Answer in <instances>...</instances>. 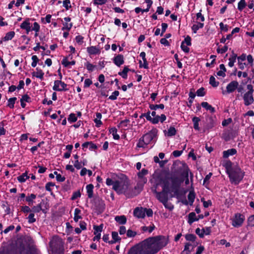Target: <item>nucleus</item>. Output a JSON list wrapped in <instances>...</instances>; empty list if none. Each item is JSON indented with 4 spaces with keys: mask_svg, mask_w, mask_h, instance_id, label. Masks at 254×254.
Listing matches in <instances>:
<instances>
[{
    "mask_svg": "<svg viewBox=\"0 0 254 254\" xmlns=\"http://www.w3.org/2000/svg\"><path fill=\"white\" fill-rule=\"evenodd\" d=\"M31 59L32 60V62L31 63V66L33 67H35L36 66L38 63L39 61V60L38 58L37 57V56L36 55L32 56Z\"/></svg>",
    "mask_w": 254,
    "mask_h": 254,
    "instance_id": "nucleus-50",
    "label": "nucleus"
},
{
    "mask_svg": "<svg viewBox=\"0 0 254 254\" xmlns=\"http://www.w3.org/2000/svg\"><path fill=\"white\" fill-rule=\"evenodd\" d=\"M237 58V55L233 51L232 52V55L229 59V62L228 63V65L230 67H233L234 66V64L236 62Z\"/></svg>",
    "mask_w": 254,
    "mask_h": 254,
    "instance_id": "nucleus-24",
    "label": "nucleus"
},
{
    "mask_svg": "<svg viewBox=\"0 0 254 254\" xmlns=\"http://www.w3.org/2000/svg\"><path fill=\"white\" fill-rule=\"evenodd\" d=\"M114 63L118 67L124 64V57L123 55L119 54L113 59Z\"/></svg>",
    "mask_w": 254,
    "mask_h": 254,
    "instance_id": "nucleus-14",
    "label": "nucleus"
},
{
    "mask_svg": "<svg viewBox=\"0 0 254 254\" xmlns=\"http://www.w3.org/2000/svg\"><path fill=\"white\" fill-rule=\"evenodd\" d=\"M119 92L117 90L114 91L112 95L109 97V99L111 100H115L117 99V97L119 95Z\"/></svg>",
    "mask_w": 254,
    "mask_h": 254,
    "instance_id": "nucleus-53",
    "label": "nucleus"
},
{
    "mask_svg": "<svg viewBox=\"0 0 254 254\" xmlns=\"http://www.w3.org/2000/svg\"><path fill=\"white\" fill-rule=\"evenodd\" d=\"M136 234L137 233L135 231H133L130 229H128L127 231V236L128 238H133Z\"/></svg>",
    "mask_w": 254,
    "mask_h": 254,
    "instance_id": "nucleus-56",
    "label": "nucleus"
},
{
    "mask_svg": "<svg viewBox=\"0 0 254 254\" xmlns=\"http://www.w3.org/2000/svg\"><path fill=\"white\" fill-rule=\"evenodd\" d=\"M195 197V194L193 190H190L188 195V198L190 202V205H192Z\"/></svg>",
    "mask_w": 254,
    "mask_h": 254,
    "instance_id": "nucleus-29",
    "label": "nucleus"
},
{
    "mask_svg": "<svg viewBox=\"0 0 254 254\" xmlns=\"http://www.w3.org/2000/svg\"><path fill=\"white\" fill-rule=\"evenodd\" d=\"M239 83L238 81L234 80L229 83L226 86L227 92L228 93L233 92L238 88Z\"/></svg>",
    "mask_w": 254,
    "mask_h": 254,
    "instance_id": "nucleus-13",
    "label": "nucleus"
},
{
    "mask_svg": "<svg viewBox=\"0 0 254 254\" xmlns=\"http://www.w3.org/2000/svg\"><path fill=\"white\" fill-rule=\"evenodd\" d=\"M91 202L92 203V209L95 213L99 215L102 213L105 209V204L104 201L99 197L93 199Z\"/></svg>",
    "mask_w": 254,
    "mask_h": 254,
    "instance_id": "nucleus-5",
    "label": "nucleus"
},
{
    "mask_svg": "<svg viewBox=\"0 0 254 254\" xmlns=\"http://www.w3.org/2000/svg\"><path fill=\"white\" fill-rule=\"evenodd\" d=\"M31 209L33 213H38L41 211H42L43 212H45L44 210L42 209V208L41 203H39L36 206H34L33 207H32Z\"/></svg>",
    "mask_w": 254,
    "mask_h": 254,
    "instance_id": "nucleus-38",
    "label": "nucleus"
},
{
    "mask_svg": "<svg viewBox=\"0 0 254 254\" xmlns=\"http://www.w3.org/2000/svg\"><path fill=\"white\" fill-rule=\"evenodd\" d=\"M245 173L241 169L236 166L228 170V175L232 184L238 185L244 178Z\"/></svg>",
    "mask_w": 254,
    "mask_h": 254,
    "instance_id": "nucleus-4",
    "label": "nucleus"
},
{
    "mask_svg": "<svg viewBox=\"0 0 254 254\" xmlns=\"http://www.w3.org/2000/svg\"><path fill=\"white\" fill-rule=\"evenodd\" d=\"M201 106L203 108H205L206 110L209 111L211 113H214L215 112V108L206 102H202L201 103Z\"/></svg>",
    "mask_w": 254,
    "mask_h": 254,
    "instance_id": "nucleus-22",
    "label": "nucleus"
},
{
    "mask_svg": "<svg viewBox=\"0 0 254 254\" xmlns=\"http://www.w3.org/2000/svg\"><path fill=\"white\" fill-rule=\"evenodd\" d=\"M32 25L30 22V18H27L26 19L21 23L20 27L21 29H25L31 27Z\"/></svg>",
    "mask_w": 254,
    "mask_h": 254,
    "instance_id": "nucleus-27",
    "label": "nucleus"
},
{
    "mask_svg": "<svg viewBox=\"0 0 254 254\" xmlns=\"http://www.w3.org/2000/svg\"><path fill=\"white\" fill-rule=\"evenodd\" d=\"M21 99L27 103H31L32 102L31 97L27 94L22 95Z\"/></svg>",
    "mask_w": 254,
    "mask_h": 254,
    "instance_id": "nucleus-61",
    "label": "nucleus"
},
{
    "mask_svg": "<svg viewBox=\"0 0 254 254\" xmlns=\"http://www.w3.org/2000/svg\"><path fill=\"white\" fill-rule=\"evenodd\" d=\"M179 171L181 173V177H178L179 178L184 179L185 181V178L189 177V169L186 164H183L182 167L179 168Z\"/></svg>",
    "mask_w": 254,
    "mask_h": 254,
    "instance_id": "nucleus-12",
    "label": "nucleus"
},
{
    "mask_svg": "<svg viewBox=\"0 0 254 254\" xmlns=\"http://www.w3.org/2000/svg\"><path fill=\"white\" fill-rule=\"evenodd\" d=\"M204 26V23L201 22H197V24H193L191 27V30L194 33H196L197 30L203 28Z\"/></svg>",
    "mask_w": 254,
    "mask_h": 254,
    "instance_id": "nucleus-30",
    "label": "nucleus"
},
{
    "mask_svg": "<svg viewBox=\"0 0 254 254\" xmlns=\"http://www.w3.org/2000/svg\"><path fill=\"white\" fill-rule=\"evenodd\" d=\"M36 70H37L36 72L33 71L32 73V76L36 77L37 78L40 79L41 80H43L44 78V72L41 69H40L39 67H37L36 68Z\"/></svg>",
    "mask_w": 254,
    "mask_h": 254,
    "instance_id": "nucleus-18",
    "label": "nucleus"
},
{
    "mask_svg": "<svg viewBox=\"0 0 254 254\" xmlns=\"http://www.w3.org/2000/svg\"><path fill=\"white\" fill-rule=\"evenodd\" d=\"M209 215V212L206 211L204 213V214H199L198 215V218H196V214L194 212H191L190 213L188 216V223L191 225L195 221H197L199 219H203L204 217H207Z\"/></svg>",
    "mask_w": 254,
    "mask_h": 254,
    "instance_id": "nucleus-7",
    "label": "nucleus"
},
{
    "mask_svg": "<svg viewBox=\"0 0 254 254\" xmlns=\"http://www.w3.org/2000/svg\"><path fill=\"white\" fill-rule=\"evenodd\" d=\"M133 215L138 218H144L145 216L144 208L137 207L133 210Z\"/></svg>",
    "mask_w": 254,
    "mask_h": 254,
    "instance_id": "nucleus-11",
    "label": "nucleus"
},
{
    "mask_svg": "<svg viewBox=\"0 0 254 254\" xmlns=\"http://www.w3.org/2000/svg\"><path fill=\"white\" fill-rule=\"evenodd\" d=\"M88 198H91L93 196L94 186L92 184L87 185L86 187Z\"/></svg>",
    "mask_w": 254,
    "mask_h": 254,
    "instance_id": "nucleus-23",
    "label": "nucleus"
},
{
    "mask_svg": "<svg viewBox=\"0 0 254 254\" xmlns=\"http://www.w3.org/2000/svg\"><path fill=\"white\" fill-rule=\"evenodd\" d=\"M7 124L6 120H3L0 122V136L5 135L6 132V130L4 128V127Z\"/></svg>",
    "mask_w": 254,
    "mask_h": 254,
    "instance_id": "nucleus-26",
    "label": "nucleus"
},
{
    "mask_svg": "<svg viewBox=\"0 0 254 254\" xmlns=\"http://www.w3.org/2000/svg\"><path fill=\"white\" fill-rule=\"evenodd\" d=\"M220 46H219V47H220ZM228 46H226V45H225L223 48H222L221 49H220L219 47H218L217 49V52L218 53H220V54H224L225 53H226L227 50H228Z\"/></svg>",
    "mask_w": 254,
    "mask_h": 254,
    "instance_id": "nucleus-60",
    "label": "nucleus"
},
{
    "mask_svg": "<svg viewBox=\"0 0 254 254\" xmlns=\"http://www.w3.org/2000/svg\"><path fill=\"white\" fill-rule=\"evenodd\" d=\"M192 121L193 123L194 129L196 130L199 131L200 130V127H199V122L200 121V119L198 117H194L192 118Z\"/></svg>",
    "mask_w": 254,
    "mask_h": 254,
    "instance_id": "nucleus-28",
    "label": "nucleus"
},
{
    "mask_svg": "<svg viewBox=\"0 0 254 254\" xmlns=\"http://www.w3.org/2000/svg\"><path fill=\"white\" fill-rule=\"evenodd\" d=\"M246 6L247 3L246 2V0H240L238 4V9L240 11H242Z\"/></svg>",
    "mask_w": 254,
    "mask_h": 254,
    "instance_id": "nucleus-42",
    "label": "nucleus"
},
{
    "mask_svg": "<svg viewBox=\"0 0 254 254\" xmlns=\"http://www.w3.org/2000/svg\"><path fill=\"white\" fill-rule=\"evenodd\" d=\"M155 228V226L154 224H152V226H150L149 227H147L145 226H142L141 227V230L143 232H146L148 231V232L150 233H151Z\"/></svg>",
    "mask_w": 254,
    "mask_h": 254,
    "instance_id": "nucleus-43",
    "label": "nucleus"
},
{
    "mask_svg": "<svg viewBox=\"0 0 254 254\" xmlns=\"http://www.w3.org/2000/svg\"><path fill=\"white\" fill-rule=\"evenodd\" d=\"M64 27L62 28V30H66L67 31H69L71 28L72 27V23H68L66 22H65L64 23H63Z\"/></svg>",
    "mask_w": 254,
    "mask_h": 254,
    "instance_id": "nucleus-55",
    "label": "nucleus"
},
{
    "mask_svg": "<svg viewBox=\"0 0 254 254\" xmlns=\"http://www.w3.org/2000/svg\"><path fill=\"white\" fill-rule=\"evenodd\" d=\"M61 80H56L54 81V85L53 87V90L56 91H61V88L59 87L61 83Z\"/></svg>",
    "mask_w": 254,
    "mask_h": 254,
    "instance_id": "nucleus-44",
    "label": "nucleus"
},
{
    "mask_svg": "<svg viewBox=\"0 0 254 254\" xmlns=\"http://www.w3.org/2000/svg\"><path fill=\"white\" fill-rule=\"evenodd\" d=\"M77 119L74 113H71L68 118V121L71 123H74L77 121Z\"/></svg>",
    "mask_w": 254,
    "mask_h": 254,
    "instance_id": "nucleus-57",
    "label": "nucleus"
},
{
    "mask_svg": "<svg viewBox=\"0 0 254 254\" xmlns=\"http://www.w3.org/2000/svg\"><path fill=\"white\" fill-rule=\"evenodd\" d=\"M121 187V182L118 180L115 181L113 185V189L118 194L122 193V190H120Z\"/></svg>",
    "mask_w": 254,
    "mask_h": 254,
    "instance_id": "nucleus-21",
    "label": "nucleus"
},
{
    "mask_svg": "<svg viewBox=\"0 0 254 254\" xmlns=\"http://www.w3.org/2000/svg\"><path fill=\"white\" fill-rule=\"evenodd\" d=\"M142 60L143 61V64H142V61L141 60L139 61L138 63H139V68L143 67L145 69H148L149 68L148 63V62L147 61L146 58L142 59Z\"/></svg>",
    "mask_w": 254,
    "mask_h": 254,
    "instance_id": "nucleus-41",
    "label": "nucleus"
},
{
    "mask_svg": "<svg viewBox=\"0 0 254 254\" xmlns=\"http://www.w3.org/2000/svg\"><path fill=\"white\" fill-rule=\"evenodd\" d=\"M15 36V32L14 31H10L6 33L5 36L3 38L4 41H7L11 40Z\"/></svg>",
    "mask_w": 254,
    "mask_h": 254,
    "instance_id": "nucleus-33",
    "label": "nucleus"
},
{
    "mask_svg": "<svg viewBox=\"0 0 254 254\" xmlns=\"http://www.w3.org/2000/svg\"><path fill=\"white\" fill-rule=\"evenodd\" d=\"M87 52L90 55H98L101 53L100 49L93 46L87 47Z\"/></svg>",
    "mask_w": 254,
    "mask_h": 254,
    "instance_id": "nucleus-17",
    "label": "nucleus"
},
{
    "mask_svg": "<svg viewBox=\"0 0 254 254\" xmlns=\"http://www.w3.org/2000/svg\"><path fill=\"white\" fill-rule=\"evenodd\" d=\"M184 179L179 178L175 175H166L158 179L154 186L151 188L152 192L155 195L156 198L161 202L164 207L172 210L174 205L171 203L168 204L169 194L171 197L179 198L181 195H184L187 191L183 192L180 190Z\"/></svg>",
    "mask_w": 254,
    "mask_h": 254,
    "instance_id": "nucleus-1",
    "label": "nucleus"
},
{
    "mask_svg": "<svg viewBox=\"0 0 254 254\" xmlns=\"http://www.w3.org/2000/svg\"><path fill=\"white\" fill-rule=\"evenodd\" d=\"M92 84V81L89 78H86L84 80V88L89 87Z\"/></svg>",
    "mask_w": 254,
    "mask_h": 254,
    "instance_id": "nucleus-64",
    "label": "nucleus"
},
{
    "mask_svg": "<svg viewBox=\"0 0 254 254\" xmlns=\"http://www.w3.org/2000/svg\"><path fill=\"white\" fill-rule=\"evenodd\" d=\"M55 186V184L53 182H48L46 184L45 189L46 190L51 192V195H54L53 192H52V189L51 188V187H54Z\"/></svg>",
    "mask_w": 254,
    "mask_h": 254,
    "instance_id": "nucleus-47",
    "label": "nucleus"
},
{
    "mask_svg": "<svg viewBox=\"0 0 254 254\" xmlns=\"http://www.w3.org/2000/svg\"><path fill=\"white\" fill-rule=\"evenodd\" d=\"M0 254H41L30 236L18 238L14 242L0 249Z\"/></svg>",
    "mask_w": 254,
    "mask_h": 254,
    "instance_id": "nucleus-3",
    "label": "nucleus"
},
{
    "mask_svg": "<svg viewBox=\"0 0 254 254\" xmlns=\"http://www.w3.org/2000/svg\"><path fill=\"white\" fill-rule=\"evenodd\" d=\"M93 229L94 230V234L96 235L98 233H100L103 229V225L101 224L99 226L94 225Z\"/></svg>",
    "mask_w": 254,
    "mask_h": 254,
    "instance_id": "nucleus-49",
    "label": "nucleus"
},
{
    "mask_svg": "<svg viewBox=\"0 0 254 254\" xmlns=\"http://www.w3.org/2000/svg\"><path fill=\"white\" fill-rule=\"evenodd\" d=\"M177 133V130L174 127H170V128L168 130L167 136H173L176 135Z\"/></svg>",
    "mask_w": 254,
    "mask_h": 254,
    "instance_id": "nucleus-45",
    "label": "nucleus"
},
{
    "mask_svg": "<svg viewBox=\"0 0 254 254\" xmlns=\"http://www.w3.org/2000/svg\"><path fill=\"white\" fill-rule=\"evenodd\" d=\"M243 99L245 106H248L251 105L254 102L253 94L245 93L243 96Z\"/></svg>",
    "mask_w": 254,
    "mask_h": 254,
    "instance_id": "nucleus-10",
    "label": "nucleus"
},
{
    "mask_svg": "<svg viewBox=\"0 0 254 254\" xmlns=\"http://www.w3.org/2000/svg\"><path fill=\"white\" fill-rule=\"evenodd\" d=\"M245 219V216L240 213H236L232 222V225L236 228L241 227Z\"/></svg>",
    "mask_w": 254,
    "mask_h": 254,
    "instance_id": "nucleus-9",
    "label": "nucleus"
},
{
    "mask_svg": "<svg viewBox=\"0 0 254 254\" xmlns=\"http://www.w3.org/2000/svg\"><path fill=\"white\" fill-rule=\"evenodd\" d=\"M237 153V150L235 148H231L223 152V157L227 158L230 156H232Z\"/></svg>",
    "mask_w": 254,
    "mask_h": 254,
    "instance_id": "nucleus-19",
    "label": "nucleus"
},
{
    "mask_svg": "<svg viewBox=\"0 0 254 254\" xmlns=\"http://www.w3.org/2000/svg\"><path fill=\"white\" fill-rule=\"evenodd\" d=\"M63 6L65 7L66 10H68L71 7L70 4V0H64L63 1Z\"/></svg>",
    "mask_w": 254,
    "mask_h": 254,
    "instance_id": "nucleus-62",
    "label": "nucleus"
},
{
    "mask_svg": "<svg viewBox=\"0 0 254 254\" xmlns=\"http://www.w3.org/2000/svg\"><path fill=\"white\" fill-rule=\"evenodd\" d=\"M128 184L127 182H124V183L122 184L121 183V187L120 188V190H122V193H125L126 192L128 188Z\"/></svg>",
    "mask_w": 254,
    "mask_h": 254,
    "instance_id": "nucleus-58",
    "label": "nucleus"
},
{
    "mask_svg": "<svg viewBox=\"0 0 254 254\" xmlns=\"http://www.w3.org/2000/svg\"><path fill=\"white\" fill-rule=\"evenodd\" d=\"M196 94L199 97L204 96L205 95V89L204 87H201L197 90Z\"/></svg>",
    "mask_w": 254,
    "mask_h": 254,
    "instance_id": "nucleus-51",
    "label": "nucleus"
},
{
    "mask_svg": "<svg viewBox=\"0 0 254 254\" xmlns=\"http://www.w3.org/2000/svg\"><path fill=\"white\" fill-rule=\"evenodd\" d=\"M112 240L109 242V244H113L116 243L119 244L121 241V238L119 236L118 233L116 231H113L112 232Z\"/></svg>",
    "mask_w": 254,
    "mask_h": 254,
    "instance_id": "nucleus-16",
    "label": "nucleus"
},
{
    "mask_svg": "<svg viewBox=\"0 0 254 254\" xmlns=\"http://www.w3.org/2000/svg\"><path fill=\"white\" fill-rule=\"evenodd\" d=\"M207 123L204 127V131L206 130H209L210 129L213 128L214 126V122L213 119L211 116H208L206 119Z\"/></svg>",
    "mask_w": 254,
    "mask_h": 254,
    "instance_id": "nucleus-15",
    "label": "nucleus"
},
{
    "mask_svg": "<svg viewBox=\"0 0 254 254\" xmlns=\"http://www.w3.org/2000/svg\"><path fill=\"white\" fill-rule=\"evenodd\" d=\"M209 84L213 87H217L219 85V82L216 81L215 78L213 76H211L209 78Z\"/></svg>",
    "mask_w": 254,
    "mask_h": 254,
    "instance_id": "nucleus-40",
    "label": "nucleus"
},
{
    "mask_svg": "<svg viewBox=\"0 0 254 254\" xmlns=\"http://www.w3.org/2000/svg\"><path fill=\"white\" fill-rule=\"evenodd\" d=\"M149 108L151 110H156L157 109H161L162 110L164 109V105L163 104H159V105H157V104H150L149 105Z\"/></svg>",
    "mask_w": 254,
    "mask_h": 254,
    "instance_id": "nucleus-39",
    "label": "nucleus"
},
{
    "mask_svg": "<svg viewBox=\"0 0 254 254\" xmlns=\"http://www.w3.org/2000/svg\"><path fill=\"white\" fill-rule=\"evenodd\" d=\"M248 226H254V214L250 216L248 219Z\"/></svg>",
    "mask_w": 254,
    "mask_h": 254,
    "instance_id": "nucleus-59",
    "label": "nucleus"
},
{
    "mask_svg": "<svg viewBox=\"0 0 254 254\" xmlns=\"http://www.w3.org/2000/svg\"><path fill=\"white\" fill-rule=\"evenodd\" d=\"M168 242V238L163 235L150 237L132 246L127 254H156Z\"/></svg>",
    "mask_w": 254,
    "mask_h": 254,
    "instance_id": "nucleus-2",
    "label": "nucleus"
},
{
    "mask_svg": "<svg viewBox=\"0 0 254 254\" xmlns=\"http://www.w3.org/2000/svg\"><path fill=\"white\" fill-rule=\"evenodd\" d=\"M81 213V210L76 208L74 210V221L76 222H77L79 220V219H81L82 217L81 216L79 215V214Z\"/></svg>",
    "mask_w": 254,
    "mask_h": 254,
    "instance_id": "nucleus-31",
    "label": "nucleus"
},
{
    "mask_svg": "<svg viewBox=\"0 0 254 254\" xmlns=\"http://www.w3.org/2000/svg\"><path fill=\"white\" fill-rule=\"evenodd\" d=\"M80 196H81V193L80 192V190L74 191L71 196V199L72 200H75L76 199L80 197Z\"/></svg>",
    "mask_w": 254,
    "mask_h": 254,
    "instance_id": "nucleus-52",
    "label": "nucleus"
},
{
    "mask_svg": "<svg viewBox=\"0 0 254 254\" xmlns=\"http://www.w3.org/2000/svg\"><path fill=\"white\" fill-rule=\"evenodd\" d=\"M148 173V171L146 169H142L140 171L137 173V176L139 179H142L144 183H145L147 182V179L144 178V176L146 175Z\"/></svg>",
    "mask_w": 254,
    "mask_h": 254,
    "instance_id": "nucleus-20",
    "label": "nucleus"
},
{
    "mask_svg": "<svg viewBox=\"0 0 254 254\" xmlns=\"http://www.w3.org/2000/svg\"><path fill=\"white\" fill-rule=\"evenodd\" d=\"M115 221L120 224H125L127 223V218L125 215L116 216Z\"/></svg>",
    "mask_w": 254,
    "mask_h": 254,
    "instance_id": "nucleus-25",
    "label": "nucleus"
},
{
    "mask_svg": "<svg viewBox=\"0 0 254 254\" xmlns=\"http://www.w3.org/2000/svg\"><path fill=\"white\" fill-rule=\"evenodd\" d=\"M29 177L28 176L27 172L23 173L21 175L17 177V180L20 183H24L26 180L29 179Z\"/></svg>",
    "mask_w": 254,
    "mask_h": 254,
    "instance_id": "nucleus-36",
    "label": "nucleus"
},
{
    "mask_svg": "<svg viewBox=\"0 0 254 254\" xmlns=\"http://www.w3.org/2000/svg\"><path fill=\"white\" fill-rule=\"evenodd\" d=\"M84 65L89 72H92L94 68L96 67V65H93V64L88 62L85 63Z\"/></svg>",
    "mask_w": 254,
    "mask_h": 254,
    "instance_id": "nucleus-46",
    "label": "nucleus"
},
{
    "mask_svg": "<svg viewBox=\"0 0 254 254\" xmlns=\"http://www.w3.org/2000/svg\"><path fill=\"white\" fill-rule=\"evenodd\" d=\"M36 197V195L34 193H31L30 195L25 197V201L28 202L29 205L33 204L34 201Z\"/></svg>",
    "mask_w": 254,
    "mask_h": 254,
    "instance_id": "nucleus-34",
    "label": "nucleus"
},
{
    "mask_svg": "<svg viewBox=\"0 0 254 254\" xmlns=\"http://www.w3.org/2000/svg\"><path fill=\"white\" fill-rule=\"evenodd\" d=\"M145 141L142 136L139 138L136 146L139 148H144L146 146Z\"/></svg>",
    "mask_w": 254,
    "mask_h": 254,
    "instance_id": "nucleus-48",
    "label": "nucleus"
},
{
    "mask_svg": "<svg viewBox=\"0 0 254 254\" xmlns=\"http://www.w3.org/2000/svg\"><path fill=\"white\" fill-rule=\"evenodd\" d=\"M50 245L54 252L60 250V249L64 248L62 240L58 237L54 238L53 241L50 242Z\"/></svg>",
    "mask_w": 254,
    "mask_h": 254,
    "instance_id": "nucleus-8",
    "label": "nucleus"
},
{
    "mask_svg": "<svg viewBox=\"0 0 254 254\" xmlns=\"http://www.w3.org/2000/svg\"><path fill=\"white\" fill-rule=\"evenodd\" d=\"M196 238V236L193 234H187L185 235V239L188 241L194 242Z\"/></svg>",
    "mask_w": 254,
    "mask_h": 254,
    "instance_id": "nucleus-37",
    "label": "nucleus"
},
{
    "mask_svg": "<svg viewBox=\"0 0 254 254\" xmlns=\"http://www.w3.org/2000/svg\"><path fill=\"white\" fill-rule=\"evenodd\" d=\"M191 246V244L189 243H185L184 250L182 252L181 254H189L191 252V250H190V247Z\"/></svg>",
    "mask_w": 254,
    "mask_h": 254,
    "instance_id": "nucleus-35",
    "label": "nucleus"
},
{
    "mask_svg": "<svg viewBox=\"0 0 254 254\" xmlns=\"http://www.w3.org/2000/svg\"><path fill=\"white\" fill-rule=\"evenodd\" d=\"M34 216H35V215L33 212L29 214V215L27 218L28 222L29 223H33L36 222V220L34 218Z\"/></svg>",
    "mask_w": 254,
    "mask_h": 254,
    "instance_id": "nucleus-54",
    "label": "nucleus"
},
{
    "mask_svg": "<svg viewBox=\"0 0 254 254\" xmlns=\"http://www.w3.org/2000/svg\"><path fill=\"white\" fill-rule=\"evenodd\" d=\"M158 133V129L156 128H153L148 132L145 133L142 136L146 145L149 144L153 139L156 137Z\"/></svg>",
    "mask_w": 254,
    "mask_h": 254,
    "instance_id": "nucleus-6",
    "label": "nucleus"
},
{
    "mask_svg": "<svg viewBox=\"0 0 254 254\" xmlns=\"http://www.w3.org/2000/svg\"><path fill=\"white\" fill-rule=\"evenodd\" d=\"M40 26L39 23L37 22H35L33 23V26L32 28V31H34L35 32H38L40 31Z\"/></svg>",
    "mask_w": 254,
    "mask_h": 254,
    "instance_id": "nucleus-63",
    "label": "nucleus"
},
{
    "mask_svg": "<svg viewBox=\"0 0 254 254\" xmlns=\"http://www.w3.org/2000/svg\"><path fill=\"white\" fill-rule=\"evenodd\" d=\"M17 100L16 97H11L8 99L7 106L10 109H13L14 104Z\"/></svg>",
    "mask_w": 254,
    "mask_h": 254,
    "instance_id": "nucleus-32",
    "label": "nucleus"
}]
</instances>
